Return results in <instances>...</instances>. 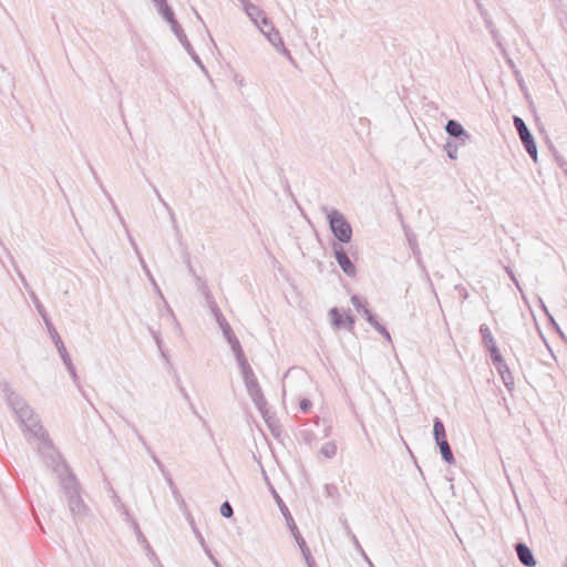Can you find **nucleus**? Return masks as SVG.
<instances>
[{
    "instance_id": "11",
    "label": "nucleus",
    "mask_w": 567,
    "mask_h": 567,
    "mask_svg": "<svg viewBox=\"0 0 567 567\" xmlns=\"http://www.w3.org/2000/svg\"><path fill=\"white\" fill-rule=\"evenodd\" d=\"M100 186H101V188H102L103 193L105 194V196H106V197L109 198V200L111 202L112 207H113V209H114V213H115V214H116V216L118 217V220H120L121 225L124 227L125 233H126V236H127V239H128V241H130V244H131V246H132V248H133L134 252L136 254V256H137V258H138V261L141 262V257H143V256H142V252H141V250H140V248H138V246H137V244H136L135 239H134V238H133V236L131 235V233H130V230H128V228H127V225H126V223H125V219L123 218V216L121 215L120 210L117 209V207H116L115 203L113 202V199H112L111 195L106 192V189L103 187V185H102V184H100Z\"/></svg>"
},
{
    "instance_id": "59",
    "label": "nucleus",
    "mask_w": 567,
    "mask_h": 567,
    "mask_svg": "<svg viewBox=\"0 0 567 567\" xmlns=\"http://www.w3.org/2000/svg\"><path fill=\"white\" fill-rule=\"evenodd\" d=\"M182 393L186 400H189L188 393L185 391V389H182Z\"/></svg>"
},
{
    "instance_id": "52",
    "label": "nucleus",
    "mask_w": 567,
    "mask_h": 567,
    "mask_svg": "<svg viewBox=\"0 0 567 567\" xmlns=\"http://www.w3.org/2000/svg\"><path fill=\"white\" fill-rule=\"evenodd\" d=\"M190 409H192V411L194 412V414H196V415H197V416L203 421V424L206 426V425H207L206 421H205L200 415H198V413H197V411L195 410V408H194V405H193V404H190Z\"/></svg>"
},
{
    "instance_id": "56",
    "label": "nucleus",
    "mask_w": 567,
    "mask_h": 567,
    "mask_svg": "<svg viewBox=\"0 0 567 567\" xmlns=\"http://www.w3.org/2000/svg\"><path fill=\"white\" fill-rule=\"evenodd\" d=\"M460 290H461V292H462V293H461V295H462V297H463V298H467V291H466V289L462 287Z\"/></svg>"
},
{
    "instance_id": "29",
    "label": "nucleus",
    "mask_w": 567,
    "mask_h": 567,
    "mask_svg": "<svg viewBox=\"0 0 567 567\" xmlns=\"http://www.w3.org/2000/svg\"><path fill=\"white\" fill-rule=\"evenodd\" d=\"M488 352H489V355H491V360L494 364V367L496 368L497 365H499L501 363L505 362L503 355L501 354V351L499 349L497 348V346H493V347H489L487 348Z\"/></svg>"
},
{
    "instance_id": "30",
    "label": "nucleus",
    "mask_w": 567,
    "mask_h": 567,
    "mask_svg": "<svg viewBox=\"0 0 567 567\" xmlns=\"http://www.w3.org/2000/svg\"><path fill=\"white\" fill-rule=\"evenodd\" d=\"M299 548L301 550V554H302V556L305 558V561H306L307 566H310V564L315 565V563H316L315 558L312 557L307 543L302 542V544L299 545Z\"/></svg>"
},
{
    "instance_id": "5",
    "label": "nucleus",
    "mask_w": 567,
    "mask_h": 567,
    "mask_svg": "<svg viewBox=\"0 0 567 567\" xmlns=\"http://www.w3.org/2000/svg\"><path fill=\"white\" fill-rule=\"evenodd\" d=\"M244 382H245L247 392H248L249 396L251 398L252 402L255 403L256 408L262 414L264 419L266 421H268V419H267V414H268L267 400L262 393V390L258 383L257 378L256 377L249 378V379L244 380Z\"/></svg>"
},
{
    "instance_id": "10",
    "label": "nucleus",
    "mask_w": 567,
    "mask_h": 567,
    "mask_svg": "<svg viewBox=\"0 0 567 567\" xmlns=\"http://www.w3.org/2000/svg\"><path fill=\"white\" fill-rule=\"evenodd\" d=\"M267 40L271 43V45L281 54H284L285 56L288 58V60L291 62V63H295V60L290 53V51L285 47V43L282 41V38L279 33V31L275 28V27H271L270 28V31H267L265 32L264 34Z\"/></svg>"
},
{
    "instance_id": "3",
    "label": "nucleus",
    "mask_w": 567,
    "mask_h": 567,
    "mask_svg": "<svg viewBox=\"0 0 567 567\" xmlns=\"http://www.w3.org/2000/svg\"><path fill=\"white\" fill-rule=\"evenodd\" d=\"M326 212L329 227L333 236L340 243L348 244L352 238V227L350 223L346 219L343 214L337 209H326Z\"/></svg>"
},
{
    "instance_id": "37",
    "label": "nucleus",
    "mask_w": 567,
    "mask_h": 567,
    "mask_svg": "<svg viewBox=\"0 0 567 567\" xmlns=\"http://www.w3.org/2000/svg\"><path fill=\"white\" fill-rule=\"evenodd\" d=\"M299 408L303 413H308L312 408V402L309 399H302L299 403Z\"/></svg>"
},
{
    "instance_id": "13",
    "label": "nucleus",
    "mask_w": 567,
    "mask_h": 567,
    "mask_svg": "<svg viewBox=\"0 0 567 567\" xmlns=\"http://www.w3.org/2000/svg\"><path fill=\"white\" fill-rule=\"evenodd\" d=\"M515 551L522 565L525 567H535L537 561L534 557L532 549L523 542L515 545Z\"/></svg>"
},
{
    "instance_id": "1",
    "label": "nucleus",
    "mask_w": 567,
    "mask_h": 567,
    "mask_svg": "<svg viewBox=\"0 0 567 567\" xmlns=\"http://www.w3.org/2000/svg\"><path fill=\"white\" fill-rule=\"evenodd\" d=\"M50 451L41 458L56 475L71 518L79 524L92 516V509L83 497L84 488L60 452L56 449Z\"/></svg>"
},
{
    "instance_id": "44",
    "label": "nucleus",
    "mask_w": 567,
    "mask_h": 567,
    "mask_svg": "<svg viewBox=\"0 0 567 567\" xmlns=\"http://www.w3.org/2000/svg\"><path fill=\"white\" fill-rule=\"evenodd\" d=\"M132 427L138 439V442H141L143 444V446L147 450V447H150V446H148L147 442L145 441L144 436L142 434H140V432L137 431V429L135 426H132Z\"/></svg>"
},
{
    "instance_id": "46",
    "label": "nucleus",
    "mask_w": 567,
    "mask_h": 567,
    "mask_svg": "<svg viewBox=\"0 0 567 567\" xmlns=\"http://www.w3.org/2000/svg\"><path fill=\"white\" fill-rule=\"evenodd\" d=\"M164 207L166 208V210L168 212L169 214V217L173 221L174 225H176V217H175V213L174 210L172 209V207L167 204V203H164Z\"/></svg>"
},
{
    "instance_id": "58",
    "label": "nucleus",
    "mask_w": 567,
    "mask_h": 567,
    "mask_svg": "<svg viewBox=\"0 0 567 567\" xmlns=\"http://www.w3.org/2000/svg\"><path fill=\"white\" fill-rule=\"evenodd\" d=\"M514 75H515L516 81H518V79L522 78L517 70H514Z\"/></svg>"
},
{
    "instance_id": "4",
    "label": "nucleus",
    "mask_w": 567,
    "mask_h": 567,
    "mask_svg": "<svg viewBox=\"0 0 567 567\" xmlns=\"http://www.w3.org/2000/svg\"><path fill=\"white\" fill-rule=\"evenodd\" d=\"M513 123L514 126L519 135L520 142L524 145V148L526 150L527 154L530 156V158L534 161V163H537L538 154H537V146L536 142L534 140L533 134L528 130L526 123L524 120L517 115L513 116Z\"/></svg>"
},
{
    "instance_id": "61",
    "label": "nucleus",
    "mask_w": 567,
    "mask_h": 567,
    "mask_svg": "<svg viewBox=\"0 0 567 567\" xmlns=\"http://www.w3.org/2000/svg\"><path fill=\"white\" fill-rule=\"evenodd\" d=\"M352 538H353L354 543L359 546V542L357 539V536L352 535Z\"/></svg>"
},
{
    "instance_id": "19",
    "label": "nucleus",
    "mask_w": 567,
    "mask_h": 567,
    "mask_svg": "<svg viewBox=\"0 0 567 567\" xmlns=\"http://www.w3.org/2000/svg\"><path fill=\"white\" fill-rule=\"evenodd\" d=\"M496 370H497L505 388L508 391H512L514 389V377H513L507 363L506 362L501 363L499 365L496 367Z\"/></svg>"
},
{
    "instance_id": "60",
    "label": "nucleus",
    "mask_w": 567,
    "mask_h": 567,
    "mask_svg": "<svg viewBox=\"0 0 567 567\" xmlns=\"http://www.w3.org/2000/svg\"><path fill=\"white\" fill-rule=\"evenodd\" d=\"M511 276H512V279L515 281V285L519 288L518 281L515 279V277L513 275H511Z\"/></svg>"
},
{
    "instance_id": "7",
    "label": "nucleus",
    "mask_w": 567,
    "mask_h": 567,
    "mask_svg": "<svg viewBox=\"0 0 567 567\" xmlns=\"http://www.w3.org/2000/svg\"><path fill=\"white\" fill-rule=\"evenodd\" d=\"M31 298L34 302V306H35L39 315L41 316V318L43 319V321L45 323L48 332H49L52 341L54 342V344L58 349V352L65 349V346H64L60 334L58 333L55 327L53 326L50 317L48 316L43 305L41 303V301L39 300V298L35 296V293L33 291H31Z\"/></svg>"
},
{
    "instance_id": "21",
    "label": "nucleus",
    "mask_w": 567,
    "mask_h": 567,
    "mask_svg": "<svg viewBox=\"0 0 567 567\" xmlns=\"http://www.w3.org/2000/svg\"><path fill=\"white\" fill-rule=\"evenodd\" d=\"M128 524L132 527L134 534L136 535L138 543L145 548V550H147L148 554L155 555L148 540L142 533L138 523L135 519H132Z\"/></svg>"
},
{
    "instance_id": "45",
    "label": "nucleus",
    "mask_w": 567,
    "mask_h": 567,
    "mask_svg": "<svg viewBox=\"0 0 567 567\" xmlns=\"http://www.w3.org/2000/svg\"><path fill=\"white\" fill-rule=\"evenodd\" d=\"M556 161L559 167L567 174V162L561 156L558 155H556Z\"/></svg>"
},
{
    "instance_id": "31",
    "label": "nucleus",
    "mask_w": 567,
    "mask_h": 567,
    "mask_svg": "<svg viewBox=\"0 0 567 567\" xmlns=\"http://www.w3.org/2000/svg\"><path fill=\"white\" fill-rule=\"evenodd\" d=\"M324 493H326L327 497H331V498L339 496V489L334 484H326Z\"/></svg>"
},
{
    "instance_id": "27",
    "label": "nucleus",
    "mask_w": 567,
    "mask_h": 567,
    "mask_svg": "<svg viewBox=\"0 0 567 567\" xmlns=\"http://www.w3.org/2000/svg\"><path fill=\"white\" fill-rule=\"evenodd\" d=\"M196 281H197L198 289L203 292V295L205 297L207 306L209 307V306H212L214 303H217L215 301V298L212 295L207 284L205 282V280L202 277H196Z\"/></svg>"
},
{
    "instance_id": "43",
    "label": "nucleus",
    "mask_w": 567,
    "mask_h": 567,
    "mask_svg": "<svg viewBox=\"0 0 567 567\" xmlns=\"http://www.w3.org/2000/svg\"><path fill=\"white\" fill-rule=\"evenodd\" d=\"M371 327L374 329L380 324L377 317L373 313H369L368 320H367Z\"/></svg>"
},
{
    "instance_id": "17",
    "label": "nucleus",
    "mask_w": 567,
    "mask_h": 567,
    "mask_svg": "<svg viewBox=\"0 0 567 567\" xmlns=\"http://www.w3.org/2000/svg\"><path fill=\"white\" fill-rule=\"evenodd\" d=\"M243 6L245 13L249 17V19L254 22L255 25H259V22L262 21V17H267L264 10H261L256 4L251 3L249 0H238Z\"/></svg>"
},
{
    "instance_id": "15",
    "label": "nucleus",
    "mask_w": 567,
    "mask_h": 567,
    "mask_svg": "<svg viewBox=\"0 0 567 567\" xmlns=\"http://www.w3.org/2000/svg\"><path fill=\"white\" fill-rule=\"evenodd\" d=\"M154 4L157 8L158 13L163 17V19L171 24L172 31L177 30V28L181 27L178 21L175 19L172 8L167 4L166 0H159Z\"/></svg>"
},
{
    "instance_id": "26",
    "label": "nucleus",
    "mask_w": 567,
    "mask_h": 567,
    "mask_svg": "<svg viewBox=\"0 0 567 567\" xmlns=\"http://www.w3.org/2000/svg\"><path fill=\"white\" fill-rule=\"evenodd\" d=\"M433 436L436 442L447 440L444 424L440 417L433 420Z\"/></svg>"
},
{
    "instance_id": "41",
    "label": "nucleus",
    "mask_w": 567,
    "mask_h": 567,
    "mask_svg": "<svg viewBox=\"0 0 567 567\" xmlns=\"http://www.w3.org/2000/svg\"><path fill=\"white\" fill-rule=\"evenodd\" d=\"M375 330L382 334L388 341H391V336L389 333V331L386 330V328L383 326V324H379Z\"/></svg>"
},
{
    "instance_id": "28",
    "label": "nucleus",
    "mask_w": 567,
    "mask_h": 567,
    "mask_svg": "<svg viewBox=\"0 0 567 567\" xmlns=\"http://www.w3.org/2000/svg\"><path fill=\"white\" fill-rule=\"evenodd\" d=\"M338 451L337 444L333 441L324 443L320 449V454L327 458H332L336 456Z\"/></svg>"
},
{
    "instance_id": "23",
    "label": "nucleus",
    "mask_w": 567,
    "mask_h": 567,
    "mask_svg": "<svg viewBox=\"0 0 567 567\" xmlns=\"http://www.w3.org/2000/svg\"><path fill=\"white\" fill-rule=\"evenodd\" d=\"M436 445L440 449V453H441L442 458L447 464H454L455 463V457L453 455L452 449H451L447 440L436 442Z\"/></svg>"
},
{
    "instance_id": "35",
    "label": "nucleus",
    "mask_w": 567,
    "mask_h": 567,
    "mask_svg": "<svg viewBox=\"0 0 567 567\" xmlns=\"http://www.w3.org/2000/svg\"><path fill=\"white\" fill-rule=\"evenodd\" d=\"M446 152L450 158L455 159L457 157V146L455 144L447 143Z\"/></svg>"
},
{
    "instance_id": "6",
    "label": "nucleus",
    "mask_w": 567,
    "mask_h": 567,
    "mask_svg": "<svg viewBox=\"0 0 567 567\" xmlns=\"http://www.w3.org/2000/svg\"><path fill=\"white\" fill-rule=\"evenodd\" d=\"M208 308L210 309L212 313L214 315V317H215L219 328L221 329L225 339L229 343L231 350L237 349V347H241V344H240L239 340L237 339V337L235 336L230 324L228 323V321L221 313V310L219 309L218 305L214 303V305L209 306Z\"/></svg>"
},
{
    "instance_id": "2",
    "label": "nucleus",
    "mask_w": 567,
    "mask_h": 567,
    "mask_svg": "<svg viewBox=\"0 0 567 567\" xmlns=\"http://www.w3.org/2000/svg\"><path fill=\"white\" fill-rule=\"evenodd\" d=\"M0 390L7 404L14 413L27 440H35L38 442V453L40 456L42 457L50 453V450H55L48 432L27 400L7 381H0Z\"/></svg>"
},
{
    "instance_id": "49",
    "label": "nucleus",
    "mask_w": 567,
    "mask_h": 567,
    "mask_svg": "<svg viewBox=\"0 0 567 567\" xmlns=\"http://www.w3.org/2000/svg\"><path fill=\"white\" fill-rule=\"evenodd\" d=\"M489 33H491L492 38L497 42V44H499L497 30L495 28H493L489 30Z\"/></svg>"
},
{
    "instance_id": "24",
    "label": "nucleus",
    "mask_w": 567,
    "mask_h": 567,
    "mask_svg": "<svg viewBox=\"0 0 567 567\" xmlns=\"http://www.w3.org/2000/svg\"><path fill=\"white\" fill-rule=\"evenodd\" d=\"M141 267H142V269H143V271H144L145 276L147 277L148 281L151 282V285H152V287H153V289H154L155 293H156L157 296H159V297H161V299H163V300L165 301V298H164V296H163V292H162V290H161L159 286L157 285V282H156V280H155V278H154L153 274L151 272V270H150V268H148V266H147V264H146V261L144 260V258H143V257H141Z\"/></svg>"
},
{
    "instance_id": "16",
    "label": "nucleus",
    "mask_w": 567,
    "mask_h": 567,
    "mask_svg": "<svg viewBox=\"0 0 567 567\" xmlns=\"http://www.w3.org/2000/svg\"><path fill=\"white\" fill-rule=\"evenodd\" d=\"M174 34L177 37V39L179 40V42L182 43V45L184 47V49L187 51V53L192 56L193 61L198 65L200 66L203 70H205L204 68V64L202 62V60L199 59L198 54L195 52L193 45L190 44V42L188 41L187 39V35L185 34L184 30L182 29V27L177 28V30H174L173 31Z\"/></svg>"
},
{
    "instance_id": "18",
    "label": "nucleus",
    "mask_w": 567,
    "mask_h": 567,
    "mask_svg": "<svg viewBox=\"0 0 567 567\" xmlns=\"http://www.w3.org/2000/svg\"><path fill=\"white\" fill-rule=\"evenodd\" d=\"M234 354H235V358L238 362V365L240 368V371H241V375H243V379L246 380V379H249V378H254L256 377L250 364L248 363L246 357H245V353H244V350L241 347H237V349L233 350Z\"/></svg>"
},
{
    "instance_id": "12",
    "label": "nucleus",
    "mask_w": 567,
    "mask_h": 567,
    "mask_svg": "<svg viewBox=\"0 0 567 567\" xmlns=\"http://www.w3.org/2000/svg\"><path fill=\"white\" fill-rule=\"evenodd\" d=\"M329 315L331 317V321L334 328L341 329L344 328L347 330H352L354 326V318L353 316L347 313L343 316L338 308H332L329 311Z\"/></svg>"
},
{
    "instance_id": "14",
    "label": "nucleus",
    "mask_w": 567,
    "mask_h": 567,
    "mask_svg": "<svg viewBox=\"0 0 567 567\" xmlns=\"http://www.w3.org/2000/svg\"><path fill=\"white\" fill-rule=\"evenodd\" d=\"M445 131L451 137L457 138L462 144H464L471 137L470 133L466 132L462 124L455 120L447 121Z\"/></svg>"
},
{
    "instance_id": "36",
    "label": "nucleus",
    "mask_w": 567,
    "mask_h": 567,
    "mask_svg": "<svg viewBox=\"0 0 567 567\" xmlns=\"http://www.w3.org/2000/svg\"><path fill=\"white\" fill-rule=\"evenodd\" d=\"M351 302L358 312H360L361 309L365 306V303H363L362 300L360 299V297L357 295H353L351 297Z\"/></svg>"
},
{
    "instance_id": "48",
    "label": "nucleus",
    "mask_w": 567,
    "mask_h": 567,
    "mask_svg": "<svg viewBox=\"0 0 567 567\" xmlns=\"http://www.w3.org/2000/svg\"><path fill=\"white\" fill-rule=\"evenodd\" d=\"M153 189H154V193H155V195H156L157 199H158V200H159V203L164 206V203H166V202H165V199L162 197V195H161L159 190H158L155 186H153Z\"/></svg>"
},
{
    "instance_id": "54",
    "label": "nucleus",
    "mask_w": 567,
    "mask_h": 567,
    "mask_svg": "<svg viewBox=\"0 0 567 567\" xmlns=\"http://www.w3.org/2000/svg\"><path fill=\"white\" fill-rule=\"evenodd\" d=\"M212 563L214 564L215 567H221V565L219 564V561L215 558V557H212Z\"/></svg>"
},
{
    "instance_id": "9",
    "label": "nucleus",
    "mask_w": 567,
    "mask_h": 567,
    "mask_svg": "<svg viewBox=\"0 0 567 567\" xmlns=\"http://www.w3.org/2000/svg\"><path fill=\"white\" fill-rule=\"evenodd\" d=\"M276 497L278 499L280 511L286 519L287 526H288L292 537L295 538L296 543L299 546L300 544H302V542H306V540L302 537L301 533L299 532V528H298L292 515L290 514L288 507L286 506V504L281 501V498L278 496V494H276Z\"/></svg>"
},
{
    "instance_id": "22",
    "label": "nucleus",
    "mask_w": 567,
    "mask_h": 567,
    "mask_svg": "<svg viewBox=\"0 0 567 567\" xmlns=\"http://www.w3.org/2000/svg\"><path fill=\"white\" fill-rule=\"evenodd\" d=\"M59 354H60L63 363L65 364L66 370L69 371L73 382L79 385V377H78L76 370L72 363V360L66 351V348L59 351Z\"/></svg>"
},
{
    "instance_id": "55",
    "label": "nucleus",
    "mask_w": 567,
    "mask_h": 567,
    "mask_svg": "<svg viewBox=\"0 0 567 567\" xmlns=\"http://www.w3.org/2000/svg\"><path fill=\"white\" fill-rule=\"evenodd\" d=\"M212 563L214 564L215 567H221V565L219 564V561L215 558V557H212Z\"/></svg>"
},
{
    "instance_id": "63",
    "label": "nucleus",
    "mask_w": 567,
    "mask_h": 567,
    "mask_svg": "<svg viewBox=\"0 0 567 567\" xmlns=\"http://www.w3.org/2000/svg\"><path fill=\"white\" fill-rule=\"evenodd\" d=\"M564 567H567V564H565V566H564Z\"/></svg>"
},
{
    "instance_id": "25",
    "label": "nucleus",
    "mask_w": 567,
    "mask_h": 567,
    "mask_svg": "<svg viewBox=\"0 0 567 567\" xmlns=\"http://www.w3.org/2000/svg\"><path fill=\"white\" fill-rule=\"evenodd\" d=\"M480 333L482 337V343L484 344V347L486 349L496 344V341H495V339L491 332V329L488 328L487 324L482 323L480 326Z\"/></svg>"
},
{
    "instance_id": "50",
    "label": "nucleus",
    "mask_w": 567,
    "mask_h": 567,
    "mask_svg": "<svg viewBox=\"0 0 567 567\" xmlns=\"http://www.w3.org/2000/svg\"><path fill=\"white\" fill-rule=\"evenodd\" d=\"M194 530H195V534H196V536H197V538H198V540H199L200 545H202L203 547H205V546H206V543H205V539H204L203 535H202L198 530H196L195 528H194Z\"/></svg>"
},
{
    "instance_id": "62",
    "label": "nucleus",
    "mask_w": 567,
    "mask_h": 567,
    "mask_svg": "<svg viewBox=\"0 0 567 567\" xmlns=\"http://www.w3.org/2000/svg\"><path fill=\"white\" fill-rule=\"evenodd\" d=\"M308 567H317V565H316V564H315V565H311V564H310V566H308Z\"/></svg>"
},
{
    "instance_id": "42",
    "label": "nucleus",
    "mask_w": 567,
    "mask_h": 567,
    "mask_svg": "<svg viewBox=\"0 0 567 567\" xmlns=\"http://www.w3.org/2000/svg\"><path fill=\"white\" fill-rule=\"evenodd\" d=\"M14 269H16L17 275H18V277L20 278V280H21L22 285L24 286V288H25V289H29V284H28V281H27V279H25L24 275L21 272V270L18 268V266H17V265H14Z\"/></svg>"
},
{
    "instance_id": "32",
    "label": "nucleus",
    "mask_w": 567,
    "mask_h": 567,
    "mask_svg": "<svg viewBox=\"0 0 567 567\" xmlns=\"http://www.w3.org/2000/svg\"><path fill=\"white\" fill-rule=\"evenodd\" d=\"M220 514L225 518H230L234 515V509L229 502H224L220 506Z\"/></svg>"
},
{
    "instance_id": "33",
    "label": "nucleus",
    "mask_w": 567,
    "mask_h": 567,
    "mask_svg": "<svg viewBox=\"0 0 567 567\" xmlns=\"http://www.w3.org/2000/svg\"><path fill=\"white\" fill-rule=\"evenodd\" d=\"M256 27L260 30L262 34H265V32L270 31V28L275 25L267 17H262V21H260L259 25Z\"/></svg>"
},
{
    "instance_id": "34",
    "label": "nucleus",
    "mask_w": 567,
    "mask_h": 567,
    "mask_svg": "<svg viewBox=\"0 0 567 567\" xmlns=\"http://www.w3.org/2000/svg\"><path fill=\"white\" fill-rule=\"evenodd\" d=\"M147 453L151 455L152 460L154 461L155 465H157L158 470L162 472V473H165L166 472V468L164 466V464L161 462V460L155 455V453L153 452V450L151 447H147Z\"/></svg>"
},
{
    "instance_id": "57",
    "label": "nucleus",
    "mask_w": 567,
    "mask_h": 567,
    "mask_svg": "<svg viewBox=\"0 0 567 567\" xmlns=\"http://www.w3.org/2000/svg\"><path fill=\"white\" fill-rule=\"evenodd\" d=\"M517 82H518V84H519L520 89H522V90H525V85H524V81H523V79H522V78H519Z\"/></svg>"
},
{
    "instance_id": "51",
    "label": "nucleus",
    "mask_w": 567,
    "mask_h": 567,
    "mask_svg": "<svg viewBox=\"0 0 567 567\" xmlns=\"http://www.w3.org/2000/svg\"><path fill=\"white\" fill-rule=\"evenodd\" d=\"M360 312L364 316L365 320H368L369 313H372L367 306H364Z\"/></svg>"
},
{
    "instance_id": "20",
    "label": "nucleus",
    "mask_w": 567,
    "mask_h": 567,
    "mask_svg": "<svg viewBox=\"0 0 567 567\" xmlns=\"http://www.w3.org/2000/svg\"><path fill=\"white\" fill-rule=\"evenodd\" d=\"M111 498L113 506L124 517V520L126 523H130L132 519H134L128 509L126 508L125 504L121 501L120 496L113 488H111Z\"/></svg>"
},
{
    "instance_id": "8",
    "label": "nucleus",
    "mask_w": 567,
    "mask_h": 567,
    "mask_svg": "<svg viewBox=\"0 0 567 567\" xmlns=\"http://www.w3.org/2000/svg\"><path fill=\"white\" fill-rule=\"evenodd\" d=\"M332 250H333L334 258H336L338 265L340 266V268L342 269V271L348 277H355L357 268L353 265V262L351 261V259L349 258L344 248L340 244L333 243Z\"/></svg>"
},
{
    "instance_id": "53",
    "label": "nucleus",
    "mask_w": 567,
    "mask_h": 567,
    "mask_svg": "<svg viewBox=\"0 0 567 567\" xmlns=\"http://www.w3.org/2000/svg\"><path fill=\"white\" fill-rule=\"evenodd\" d=\"M203 548H204V550H205L206 555L209 557V559H212V557H215V556L213 555L212 550H210L207 546H205V547H203Z\"/></svg>"
},
{
    "instance_id": "38",
    "label": "nucleus",
    "mask_w": 567,
    "mask_h": 567,
    "mask_svg": "<svg viewBox=\"0 0 567 567\" xmlns=\"http://www.w3.org/2000/svg\"><path fill=\"white\" fill-rule=\"evenodd\" d=\"M300 434H301L302 441L308 445H310L312 443V441L315 440V435L310 431L303 430L300 432Z\"/></svg>"
},
{
    "instance_id": "39",
    "label": "nucleus",
    "mask_w": 567,
    "mask_h": 567,
    "mask_svg": "<svg viewBox=\"0 0 567 567\" xmlns=\"http://www.w3.org/2000/svg\"><path fill=\"white\" fill-rule=\"evenodd\" d=\"M172 494H173L174 499L176 501V503L179 505L181 508L186 507L185 499L182 496V494L179 493L178 488L176 491H174Z\"/></svg>"
},
{
    "instance_id": "40",
    "label": "nucleus",
    "mask_w": 567,
    "mask_h": 567,
    "mask_svg": "<svg viewBox=\"0 0 567 567\" xmlns=\"http://www.w3.org/2000/svg\"><path fill=\"white\" fill-rule=\"evenodd\" d=\"M162 474L164 475L165 481L167 482V484H168V486H169V488H171L172 493H173L174 491H176V489H177V487H176V485H175V483H174V481H173V478H172L171 474H169L167 471H166L165 473H162Z\"/></svg>"
},
{
    "instance_id": "47",
    "label": "nucleus",
    "mask_w": 567,
    "mask_h": 567,
    "mask_svg": "<svg viewBox=\"0 0 567 567\" xmlns=\"http://www.w3.org/2000/svg\"><path fill=\"white\" fill-rule=\"evenodd\" d=\"M483 18H484V22H485V27L486 29L489 31L491 29L495 28L492 20L487 17H485L483 13H482Z\"/></svg>"
}]
</instances>
